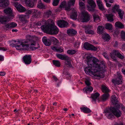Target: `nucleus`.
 <instances>
[{"mask_svg":"<svg viewBox=\"0 0 125 125\" xmlns=\"http://www.w3.org/2000/svg\"><path fill=\"white\" fill-rule=\"evenodd\" d=\"M105 28L106 29L111 30L113 29L112 26L111 24L107 23L105 25Z\"/></svg>","mask_w":125,"mask_h":125,"instance_id":"44","label":"nucleus"},{"mask_svg":"<svg viewBox=\"0 0 125 125\" xmlns=\"http://www.w3.org/2000/svg\"><path fill=\"white\" fill-rule=\"evenodd\" d=\"M53 21L52 19H49L47 21H46L45 20H43L41 21L42 25L41 27L42 30L43 31V30L42 28V26H44V28H46V26H49Z\"/></svg>","mask_w":125,"mask_h":125,"instance_id":"13","label":"nucleus"},{"mask_svg":"<svg viewBox=\"0 0 125 125\" xmlns=\"http://www.w3.org/2000/svg\"><path fill=\"white\" fill-rule=\"evenodd\" d=\"M51 49L54 51L59 52H62L64 51L63 48L62 47H57L52 46L51 47Z\"/></svg>","mask_w":125,"mask_h":125,"instance_id":"24","label":"nucleus"},{"mask_svg":"<svg viewBox=\"0 0 125 125\" xmlns=\"http://www.w3.org/2000/svg\"><path fill=\"white\" fill-rule=\"evenodd\" d=\"M30 18V16L27 15H21L19 16L20 20L22 22L25 23H26L27 22V19H29Z\"/></svg>","mask_w":125,"mask_h":125,"instance_id":"21","label":"nucleus"},{"mask_svg":"<svg viewBox=\"0 0 125 125\" xmlns=\"http://www.w3.org/2000/svg\"><path fill=\"white\" fill-rule=\"evenodd\" d=\"M51 40L53 42L54 44L57 45L59 43V41L58 40L55 38L52 37L51 38Z\"/></svg>","mask_w":125,"mask_h":125,"instance_id":"46","label":"nucleus"},{"mask_svg":"<svg viewBox=\"0 0 125 125\" xmlns=\"http://www.w3.org/2000/svg\"><path fill=\"white\" fill-rule=\"evenodd\" d=\"M4 13L8 15L7 17H10L11 19L13 18L14 15L12 13V9L10 8H8L4 10Z\"/></svg>","mask_w":125,"mask_h":125,"instance_id":"14","label":"nucleus"},{"mask_svg":"<svg viewBox=\"0 0 125 125\" xmlns=\"http://www.w3.org/2000/svg\"><path fill=\"white\" fill-rule=\"evenodd\" d=\"M122 72L125 75V69H122Z\"/></svg>","mask_w":125,"mask_h":125,"instance_id":"64","label":"nucleus"},{"mask_svg":"<svg viewBox=\"0 0 125 125\" xmlns=\"http://www.w3.org/2000/svg\"><path fill=\"white\" fill-rule=\"evenodd\" d=\"M118 31H115L114 32V34L116 35V36L118 35Z\"/></svg>","mask_w":125,"mask_h":125,"instance_id":"63","label":"nucleus"},{"mask_svg":"<svg viewBox=\"0 0 125 125\" xmlns=\"http://www.w3.org/2000/svg\"><path fill=\"white\" fill-rule=\"evenodd\" d=\"M85 82L86 84L88 86H89L91 84V83L90 82L89 79L86 80H85Z\"/></svg>","mask_w":125,"mask_h":125,"instance_id":"53","label":"nucleus"},{"mask_svg":"<svg viewBox=\"0 0 125 125\" xmlns=\"http://www.w3.org/2000/svg\"><path fill=\"white\" fill-rule=\"evenodd\" d=\"M9 3V0H0V7L5 8L8 5Z\"/></svg>","mask_w":125,"mask_h":125,"instance_id":"22","label":"nucleus"},{"mask_svg":"<svg viewBox=\"0 0 125 125\" xmlns=\"http://www.w3.org/2000/svg\"><path fill=\"white\" fill-rule=\"evenodd\" d=\"M106 5L107 7H111L112 5V4L107 2H106Z\"/></svg>","mask_w":125,"mask_h":125,"instance_id":"60","label":"nucleus"},{"mask_svg":"<svg viewBox=\"0 0 125 125\" xmlns=\"http://www.w3.org/2000/svg\"><path fill=\"white\" fill-rule=\"evenodd\" d=\"M96 1L98 6L103 4L101 0H96Z\"/></svg>","mask_w":125,"mask_h":125,"instance_id":"54","label":"nucleus"},{"mask_svg":"<svg viewBox=\"0 0 125 125\" xmlns=\"http://www.w3.org/2000/svg\"><path fill=\"white\" fill-rule=\"evenodd\" d=\"M104 29V27L102 26H98L97 29L98 33L99 34L102 33L103 32Z\"/></svg>","mask_w":125,"mask_h":125,"instance_id":"36","label":"nucleus"},{"mask_svg":"<svg viewBox=\"0 0 125 125\" xmlns=\"http://www.w3.org/2000/svg\"><path fill=\"white\" fill-rule=\"evenodd\" d=\"M60 1V0H53V5L54 6L57 5Z\"/></svg>","mask_w":125,"mask_h":125,"instance_id":"49","label":"nucleus"},{"mask_svg":"<svg viewBox=\"0 0 125 125\" xmlns=\"http://www.w3.org/2000/svg\"><path fill=\"white\" fill-rule=\"evenodd\" d=\"M119 16L120 19H121L123 18V16L124 14V11L121 10V9L119 10L117 12Z\"/></svg>","mask_w":125,"mask_h":125,"instance_id":"42","label":"nucleus"},{"mask_svg":"<svg viewBox=\"0 0 125 125\" xmlns=\"http://www.w3.org/2000/svg\"><path fill=\"white\" fill-rule=\"evenodd\" d=\"M85 32L86 34H94V31L91 30L93 28V27L91 25H87L84 26Z\"/></svg>","mask_w":125,"mask_h":125,"instance_id":"17","label":"nucleus"},{"mask_svg":"<svg viewBox=\"0 0 125 125\" xmlns=\"http://www.w3.org/2000/svg\"><path fill=\"white\" fill-rule=\"evenodd\" d=\"M41 22L39 21L36 23H32L30 25V27L31 28L35 29L38 26H40L42 25Z\"/></svg>","mask_w":125,"mask_h":125,"instance_id":"29","label":"nucleus"},{"mask_svg":"<svg viewBox=\"0 0 125 125\" xmlns=\"http://www.w3.org/2000/svg\"><path fill=\"white\" fill-rule=\"evenodd\" d=\"M77 50H68L67 51V53L69 55H73L75 54L77 52Z\"/></svg>","mask_w":125,"mask_h":125,"instance_id":"41","label":"nucleus"},{"mask_svg":"<svg viewBox=\"0 0 125 125\" xmlns=\"http://www.w3.org/2000/svg\"><path fill=\"white\" fill-rule=\"evenodd\" d=\"M18 44L13 43L10 44L11 46H15L18 50L23 51L29 49V47L32 50H35L40 48L38 43L36 41V38L34 36L28 35L26 36V40H23L21 42H18Z\"/></svg>","mask_w":125,"mask_h":125,"instance_id":"2","label":"nucleus"},{"mask_svg":"<svg viewBox=\"0 0 125 125\" xmlns=\"http://www.w3.org/2000/svg\"><path fill=\"white\" fill-rule=\"evenodd\" d=\"M121 37L123 40L125 41V31H122L121 32Z\"/></svg>","mask_w":125,"mask_h":125,"instance_id":"48","label":"nucleus"},{"mask_svg":"<svg viewBox=\"0 0 125 125\" xmlns=\"http://www.w3.org/2000/svg\"><path fill=\"white\" fill-rule=\"evenodd\" d=\"M25 2L27 6L31 8L34 6V2L32 0H25Z\"/></svg>","mask_w":125,"mask_h":125,"instance_id":"23","label":"nucleus"},{"mask_svg":"<svg viewBox=\"0 0 125 125\" xmlns=\"http://www.w3.org/2000/svg\"><path fill=\"white\" fill-rule=\"evenodd\" d=\"M53 21L52 19H49L47 21H46L45 20H43L41 21L42 25L41 27L42 30L43 31V30L42 28V26H44V28H46V26H49Z\"/></svg>","mask_w":125,"mask_h":125,"instance_id":"12","label":"nucleus"},{"mask_svg":"<svg viewBox=\"0 0 125 125\" xmlns=\"http://www.w3.org/2000/svg\"><path fill=\"white\" fill-rule=\"evenodd\" d=\"M25 14V15L29 16L30 14H32L31 9L27 10Z\"/></svg>","mask_w":125,"mask_h":125,"instance_id":"52","label":"nucleus"},{"mask_svg":"<svg viewBox=\"0 0 125 125\" xmlns=\"http://www.w3.org/2000/svg\"><path fill=\"white\" fill-rule=\"evenodd\" d=\"M119 5L116 4L115 5L112 9L113 12L114 13H115L116 11L117 12L120 9H119Z\"/></svg>","mask_w":125,"mask_h":125,"instance_id":"40","label":"nucleus"},{"mask_svg":"<svg viewBox=\"0 0 125 125\" xmlns=\"http://www.w3.org/2000/svg\"><path fill=\"white\" fill-rule=\"evenodd\" d=\"M79 5L80 8L81 9L83 10L85 9V4L83 2L81 1H79Z\"/></svg>","mask_w":125,"mask_h":125,"instance_id":"47","label":"nucleus"},{"mask_svg":"<svg viewBox=\"0 0 125 125\" xmlns=\"http://www.w3.org/2000/svg\"><path fill=\"white\" fill-rule=\"evenodd\" d=\"M102 38L105 41H108L110 39V37L108 34L105 33L104 34Z\"/></svg>","mask_w":125,"mask_h":125,"instance_id":"35","label":"nucleus"},{"mask_svg":"<svg viewBox=\"0 0 125 125\" xmlns=\"http://www.w3.org/2000/svg\"><path fill=\"white\" fill-rule=\"evenodd\" d=\"M99 95V94L97 92L92 94L90 98L92 99L91 101L93 103L95 104L96 103V100L98 99Z\"/></svg>","mask_w":125,"mask_h":125,"instance_id":"20","label":"nucleus"},{"mask_svg":"<svg viewBox=\"0 0 125 125\" xmlns=\"http://www.w3.org/2000/svg\"><path fill=\"white\" fill-rule=\"evenodd\" d=\"M93 90V87L90 86H87L83 89V91L85 93L87 94L91 92Z\"/></svg>","mask_w":125,"mask_h":125,"instance_id":"26","label":"nucleus"},{"mask_svg":"<svg viewBox=\"0 0 125 125\" xmlns=\"http://www.w3.org/2000/svg\"><path fill=\"white\" fill-rule=\"evenodd\" d=\"M54 24L53 21L49 26H46V28H44L43 26L42 27V28L44 32H48L51 34H56L58 33L59 29L56 26L54 25Z\"/></svg>","mask_w":125,"mask_h":125,"instance_id":"4","label":"nucleus"},{"mask_svg":"<svg viewBox=\"0 0 125 125\" xmlns=\"http://www.w3.org/2000/svg\"><path fill=\"white\" fill-rule=\"evenodd\" d=\"M112 82L115 84H121L122 83V75L119 72L117 73V78L115 79H113Z\"/></svg>","mask_w":125,"mask_h":125,"instance_id":"9","label":"nucleus"},{"mask_svg":"<svg viewBox=\"0 0 125 125\" xmlns=\"http://www.w3.org/2000/svg\"><path fill=\"white\" fill-rule=\"evenodd\" d=\"M102 90L103 92L106 93H108L109 91L108 88L104 85H103L102 86Z\"/></svg>","mask_w":125,"mask_h":125,"instance_id":"37","label":"nucleus"},{"mask_svg":"<svg viewBox=\"0 0 125 125\" xmlns=\"http://www.w3.org/2000/svg\"><path fill=\"white\" fill-rule=\"evenodd\" d=\"M44 14L45 17L48 18H49L52 14V12L50 10H47L45 12Z\"/></svg>","mask_w":125,"mask_h":125,"instance_id":"43","label":"nucleus"},{"mask_svg":"<svg viewBox=\"0 0 125 125\" xmlns=\"http://www.w3.org/2000/svg\"><path fill=\"white\" fill-rule=\"evenodd\" d=\"M11 20V18L10 17L1 15L0 17V22L2 24H5Z\"/></svg>","mask_w":125,"mask_h":125,"instance_id":"15","label":"nucleus"},{"mask_svg":"<svg viewBox=\"0 0 125 125\" xmlns=\"http://www.w3.org/2000/svg\"><path fill=\"white\" fill-rule=\"evenodd\" d=\"M78 14L76 11H74L70 15V18L73 20H75L77 18Z\"/></svg>","mask_w":125,"mask_h":125,"instance_id":"31","label":"nucleus"},{"mask_svg":"<svg viewBox=\"0 0 125 125\" xmlns=\"http://www.w3.org/2000/svg\"><path fill=\"white\" fill-rule=\"evenodd\" d=\"M43 42L46 46H49L51 44V43L47 39V38L45 37H44L42 39Z\"/></svg>","mask_w":125,"mask_h":125,"instance_id":"30","label":"nucleus"},{"mask_svg":"<svg viewBox=\"0 0 125 125\" xmlns=\"http://www.w3.org/2000/svg\"><path fill=\"white\" fill-rule=\"evenodd\" d=\"M103 55L105 58L107 59H109L108 56L106 53L105 52L103 53Z\"/></svg>","mask_w":125,"mask_h":125,"instance_id":"55","label":"nucleus"},{"mask_svg":"<svg viewBox=\"0 0 125 125\" xmlns=\"http://www.w3.org/2000/svg\"><path fill=\"white\" fill-rule=\"evenodd\" d=\"M31 10L32 14H36L37 12V10L35 9H31Z\"/></svg>","mask_w":125,"mask_h":125,"instance_id":"51","label":"nucleus"},{"mask_svg":"<svg viewBox=\"0 0 125 125\" xmlns=\"http://www.w3.org/2000/svg\"><path fill=\"white\" fill-rule=\"evenodd\" d=\"M88 66L84 69L85 73L95 78H102L104 77V72L106 70L105 62L99 61L98 59L92 55H88L86 58Z\"/></svg>","mask_w":125,"mask_h":125,"instance_id":"1","label":"nucleus"},{"mask_svg":"<svg viewBox=\"0 0 125 125\" xmlns=\"http://www.w3.org/2000/svg\"><path fill=\"white\" fill-rule=\"evenodd\" d=\"M57 23L58 26L61 28L67 27L68 23L65 21L60 20L57 21Z\"/></svg>","mask_w":125,"mask_h":125,"instance_id":"19","label":"nucleus"},{"mask_svg":"<svg viewBox=\"0 0 125 125\" xmlns=\"http://www.w3.org/2000/svg\"><path fill=\"white\" fill-rule=\"evenodd\" d=\"M109 97V95L108 93H105L103 94L101 98L103 101H104L107 100Z\"/></svg>","mask_w":125,"mask_h":125,"instance_id":"33","label":"nucleus"},{"mask_svg":"<svg viewBox=\"0 0 125 125\" xmlns=\"http://www.w3.org/2000/svg\"><path fill=\"white\" fill-rule=\"evenodd\" d=\"M113 15L111 14H107L105 15L108 21L110 22H111L113 21Z\"/></svg>","mask_w":125,"mask_h":125,"instance_id":"32","label":"nucleus"},{"mask_svg":"<svg viewBox=\"0 0 125 125\" xmlns=\"http://www.w3.org/2000/svg\"><path fill=\"white\" fill-rule=\"evenodd\" d=\"M7 50V49L4 47H0V50L6 51Z\"/></svg>","mask_w":125,"mask_h":125,"instance_id":"59","label":"nucleus"},{"mask_svg":"<svg viewBox=\"0 0 125 125\" xmlns=\"http://www.w3.org/2000/svg\"><path fill=\"white\" fill-rule=\"evenodd\" d=\"M75 0H69L68 3L65 0H64L61 3L60 8L62 9H65V10L69 11L71 9V6L73 5Z\"/></svg>","mask_w":125,"mask_h":125,"instance_id":"5","label":"nucleus"},{"mask_svg":"<svg viewBox=\"0 0 125 125\" xmlns=\"http://www.w3.org/2000/svg\"><path fill=\"white\" fill-rule=\"evenodd\" d=\"M111 99L114 106L106 108L104 110L103 113L108 119L112 120L115 118V116L117 118L120 117L122 113L119 110L120 104L117 97L115 95H113Z\"/></svg>","mask_w":125,"mask_h":125,"instance_id":"3","label":"nucleus"},{"mask_svg":"<svg viewBox=\"0 0 125 125\" xmlns=\"http://www.w3.org/2000/svg\"><path fill=\"white\" fill-rule=\"evenodd\" d=\"M117 57L122 60L124 58V56L120 53L119 54Z\"/></svg>","mask_w":125,"mask_h":125,"instance_id":"56","label":"nucleus"},{"mask_svg":"<svg viewBox=\"0 0 125 125\" xmlns=\"http://www.w3.org/2000/svg\"><path fill=\"white\" fill-rule=\"evenodd\" d=\"M23 61L26 64H30L31 62V57L30 55H26L23 57Z\"/></svg>","mask_w":125,"mask_h":125,"instance_id":"18","label":"nucleus"},{"mask_svg":"<svg viewBox=\"0 0 125 125\" xmlns=\"http://www.w3.org/2000/svg\"><path fill=\"white\" fill-rule=\"evenodd\" d=\"M79 18L82 22H87L90 19V15L87 12L83 11L82 12L80 15L79 16Z\"/></svg>","mask_w":125,"mask_h":125,"instance_id":"7","label":"nucleus"},{"mask_svg":"<svg viewBox=\"0 0 125 125\" xmlns=\"http://www.w3.org/2000/svg\"><path fill=\"white\" fill-rule=\"evenodd\" d=\"M94 21L95 22H98L100 21V20L99 16L96 14L93 15Z\"/></svg>","mask_w":125,"mask_h":125,"instance_id":"38","label":"nucleus"},{"mask_svg":"<svg viewBox=\"0 0 125 125\" xmlns=\"http://www.w3.org/2000/svg\"><path fill=\"white\" fill-rule=\"evenodd\" d=\"M14 5L17 10L20 12H24L26 10L25 8L17 2H14Z\"/></svg>","mask_w":125,"mask_h":125,"instance_id":"10","label":"nucleus"},{"mask_svg":"<svg viewBox=\"0 0 125 125\" xmlns=\"http://www.w3.org/2000/svg\"><path fill=\"white\" fill-rule=\"evenodd\" d=\"M88 5L87 6L88 10L89 11H93L95 10L96 4L93 0H87Z\"/></svg>","mask_w":125,"mask_h":125,"instance_id":"8","label":"nucleus"},{"mask_svg":"<svg viewBox=\"0 0 125 125\" xmlns=\"http://www.w3.org/2000/svg\"><path fill=\"white\" fill-rule=\"evenodd\" d=\"M53 64L55 66L58 67L60 66L61 63L60 62L57 60H53Z\"/></svg>","mask_w":125,"mask_h":125,"instance_id":"45","label":"nucleus"},{"mask_svg":"<svg viewBox=\"0 0 125 125\" xmlns=\"http://www.w3.org/2000/svg\"><path fill=\"white\" fill-rule=\"evenodd\" d=\"M81 111L86 113H89L91 112L90 109L86 107L83 106L80 108Z\"/></svg>","mask_w":125,"mask_h":125,"instance_id":"27","label":"nucleus"},{"mask_svg":"<svg viewBox=\"0 0 125 125\" xmlns=\"http://www.w3.org/2000/svg\"><path fill=\"white\" fill-rule=\"evenodd\" d=\"M120 52L117 50H113L112 52L110 53V56L114 61L116 62L117 59L115 56H117L120 53Z\"/></svg>","mask_w":125,"mask_h":125,"instance_id":"16","label":"nucleus"},{"mask_svg":"<svg viewBox=\"0 0 125 125\" xmlns=\"http://www.w3.org/2000/svg\"><path fill=\"white\" fill-rule=\"evenodd\" d=\"M37 7L40 9H45V8L44 5L41 2V1H39L38 2Z\"/></svg>","mask_w":125,"mask_h":125,"instance_id":"39","label":"nucleus"},{"mask_svg":"<svg viewBox=\"0 0 125 125\" xmlns=\"http://www.w3.org/2000/svg\"><path fill=\"white\" fill-rule=\"evenodd\" d=\"M99 9L102 11H103L105 10L103 4H101L98 5Z\"/></svg>","mask_w":125,"mask_h":125,"instance_id":"50","label":"nucleus"},{"mask_svg":"<svg viewBox=\"0 0 125 125\" xmlns=\"http://www.w3.org/2000/svg\"><path fill=\"white\" fill-rule=\"evenodd\" d=\"M83 48L85 49L89 50L96 51L97 48L93 45L88 42H85L83 45Z\"/></svg>","mask_w":125,"mask_h":125,"instance_id":"11","label":"nucleus"},{"mask_svg":"<svg viewBox=\"0 0 125 125\" xmlns=\"http://www.w3.org/2000/svg\"><path fill=\"white\" fill-rule=\"evenodd\" d=\"M115 27L121 29L124 28V25L121 22L119 21L116 22L115 24Z\"/></svg>","mask_w":125,"mask_h":125,"instance_id":"34","label":"nucleus"},{"mask_svg":"<svg viewBox=\"0 0 125 125\" xmlns=\"http://www.w3.org/2000/svg\"><path fill=\"white\" fill-rule=\"evenodd\" d=\"M76 33V31L73 29H68L67 30V33L69 35H74Z\"/></svg>","mask_w":125,"mask_h":125,"instance_id":"28","label":"nucleus"},{"mask_svg":"<svg viewBox=\"0 0 125 125\" xmlns=\"http://www.w3.org/2000/svg\"><path fill=\"white\" fill-rule=\"evenodd\" d=\"M56 56L59 59L65 61V62L66 64L68 65L70 67H71L72 65L71 62L70 58L66 55H63L60 54H57Z\"/></svg>","mask_w":125,"mask_h":125,"instance_id":"6","label":"nucleus"},{"mask_svg":"<svg viewBox=\"0 0 125 125\" xmlns=\"http://www.w3.org/2000/svg\"><path fill=\"white\" fill-rule=\"evenodd\" d=\"M4 57L3 56L0 55V61H2L4 60Z\"/></svg>","mask_w":125,"mask_h":125,"instance_id":"61","label":"nucleus"},{"mask_svg":"<svg viewBox=\"0 0 125 125\" xmlns=\"http://www.w3.org/2000/svg\"><path fill=\"white\" fill-rule=\"evenodd\" d=\"M53 78L54 80L56 81H57V80H58V79L55 76H53Z\"/></svg>","mask_w":125,"mask_h":125,"instance_id":"62","label":"nucleus"},{"mask_svg":"<svg viewBox=\"0 0 125 125\" xmlns=\"http://www.w3.org/2000/svg\"><path fill=\"white\" fill-rule=\"evenodd\" d=\"M120 107H121L122 110L125 112V107L121 104L120 103Z\"/></svg>","mask_w":125,"mask_h":125,"instance_id":"57","label":"nucleus"},{"mask_svg":"<svg viewBox=\"0 0 125 125\" xmlns=\"http://www.w3.org/2000/svg\"><path fill=\"white\" fill-rule=\"evenodd\" d=\"M6 73L5 72H0V75L3 76L5 75Z\"/></svg>","mask_w":125,"mask_h":125,"instance_id":"58","label":"nucleus"},{"mask_svg":"<svg viewBox=\"0 0 125 125\" xmlns=\"http://www.w3.org/2000/svg\"><path fill=\"white\" fill-rule=\"evenodd\" d=\"M17 24L15 23L11 22L10 23L6 25L5 27L6 28H13L16 27Z\"/></svg>","mask_w":125,"mask_h":125,"instance_id":"25","label":"nucleus"}]
</instances>
